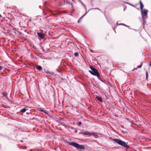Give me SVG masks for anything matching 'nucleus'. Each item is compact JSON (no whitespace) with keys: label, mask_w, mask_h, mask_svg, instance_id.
<instances>
[{"label":"nucleus","mask_w":151,"mask_h":151,"mask_svg":"<svg viewBox=\"0 0 151 151\" xmlns=\"http://www.w3.org/2000/svg\"><path fill=\"white\" fill-rule=\"evenodd\" d=\"M112 140L114 141L116 143L127 148H129V146L127 144L126 142L117 139H113Z\"/></svg>","instance_id":"f257e3e1"},{"label":"nucleus","mask_w":151,"mask_h":151,"mask_svg":"<svg viewBox=\"0 0 151 151\" xmlns=\"http://www.w3.org/2000/svg\"><path fill=\"white\" fill-rule=\"evenodd\" d=\"M90 67L91 69V70H89V72L91 74L94 76H96L99 78V74L98 70L92 66L90 65Z\"/></svg>","instance_id":"f03ea898"},{"label":"nucleus","mask_w":151,"mask_h":151,"mask_svg":"<svg viewBox=\"0 0 151 151\" xmlns=\"http://www.w3.org/2000/svg\"><path fill=\"white\" fill-rule=\"evenodd\" d=\"M68 144L70 145L73 146L78 149H85V147L83 145H80L74 142H69Z\"/></svg>","instance_id":"7ed1b4c3"},{"label":"nucleus","mask_w":151,"mask_h":151,"mask_svg":"<svg viewBox=\"0 0 151 151\" xmlns=\"http://www.w3.org/2000/svg\"><path fill=\"white\" fill-rule=\"evenodd\" d=\"M148 10L146 9H144L141 11V14L143 20H145L147 17Z\"/></svg>","instance_id":"20e7f679"},{"label":"nucleus","mask_w":151,"mask_h":151,"mask_svg":"<svg viewBox=\"0 0 151 151\" xmlns=\"http://www.w3.org/2000/svg\"><path fill=\"white\" fill-rule=\"evenodd\" d=\"M81 134H84L85 135L90 136L92 135V134L90 132H84L81 133Z\"/></svg>","instance_id":"39448f33"},{"label":"nucleus","mask_w":151,"mask_h":151,"mask_svg":"<svg viewBox=\"0 0 151 151\" xmlns=\"http://www.w3.org/2000/svg\"><path fill=\"white\" fill-rule=\"evenodd\" d=\"M37 35L40 37L41 39H43L44 37V34L41 33L39 32L37 33Z\"/></svg>","instance_id":"423d86ee"},{"label":"nucleus","mask_w":151,"mask_h":151,"mask_svg":"<svg viewBox=\"0 0 151 151\" xmlns=\"http://www.w3.org/2000/svg\"><path fill=\"white\" fill-rule=\"evenodd\" d=\"M96 98L100 102H102L103 101L101 97L98 96H96Z\"/></svg>","instance_id":"0eeeda50"},{"label":"nucleus","mask_w":151,"mask_h":151,"mask_svg":"<svg viewBox=\"0 0 151 151\" xmlns=\"http://www.w3.org/2000/svg\"><path fill=\"white\" fill-rule=\"evenodd\" d=\"M139 3L140 5V9L141 11H142L143 9V7L144 6L143 5V4L141 1V0L140 1Z\"/></svg>","instance_id":"6e6552de"},{"label":"nucleus","mask_w":151,"mask_h":151,"mask_svg":"<svg viewBox=\"0 0 151 151\" xmlns=\"http://www.w3.org/2000/svg\"><path fill=\"white\" fill-rule=\"evenodd\" d=\"M38 110L41 112H43L46 114H47V112L46 111H44L41 108H39Z\"/></svg>","instance_id":"1a4fd4ad"},{"label":"nucleus","mask_w":151,"mask_h":151,"mask_svg":"<svg viewBox=\"0 0 151 151\" xmlns=\"http://www.w3.org/2000/svg\"><path fill=\"white\" fill-rule=\"evenodd\" d=\"M38 110L41 112H43L46 114H47V112L46 111H44L41 108H39Z\"/></svg>","instance_id":"9d476101"},{"label":"nucleus","mask_w":151,"mask_h":151,"mask_svg":"<svg viewBox=\"0 0 151 151\" xmlns=\"http://www.w3.org/2000/svg\"><path fill=\"white\" fill-rule=\"evenodd\" d=\"M92 134V135H93V136L95 138H97L98 136V135L96 133H91Z\"/></svg>","instance_id":"9b49d317"},{"label":"nucleus","mask_w":151,"mask_h":151,"mask_svg":"<svg viewBox=\"0 0 151 151\" xmlns=\"http://www.w3.org/2000/svg\"><path fill=\"white\" fill-rule=\"evenodd\" d=\"M37 69L39 70H41L42 69V68L40 66H37Z\"/></svg>","instance_id":"f8f14e48"},{"label":"nucleus","mask_w":151,"mask_h":151,"mask_svg":"<svg viewBox=\"0 0 151 151\" xmlns=\"http://www.w3.org/2000/svg\"><path fill=\"white\" fill-rule=\"evenodd\" d=\"M26 111V109L25 108L23 109H22L20 110V111L22 113H24Z\"/></svg>","instance_id":"ddd939ff"},{"label":"nucleus","mask_w":151,"mask_h":151,"mask_svg":"<svg viewBox=\"0 0 151 151\" xmlns=\"http://www.w3.org/2000/svg\"><path fill=\"white\" fill-rule=\"evenodd\" d=\"M2 94H3V95L5 97H6V96L7 95V94L6 92H3L2 93Z\"/></svg>","instance_id":"4468645a"},{"label":"nucleus","mask_w":151,"mask_h":151,"mask_svg":"<svg viewBox=\"0 0 151 151\" xmlns=\"http://www.w3.org/2000/svg\"><path fill=\"white\" fill-rule=\"evenodd\" d=\"M74 55L76 57H78V52H75L74 53Z\"/></svg>","instance_id":"2eb2a0df"},{"label":"nucleus","mask_w":151,"mask_h":151,"mask_svg":"<svg viewBox=\"0 0 151 151\" xmlns=\"http://www.w3.org/2000/svg\"><path fill=\"white\" fill-rule=\"evenodd\" d=\"M81 2V4H82L83 6H84L85 9L86 10V6L81 2V1H80Z\"/></svg>","instance_id":"dca6fc26"},{"label":"nucleus","mask_w":151,"mask_h":151,"mask_svg":"<svg viewBox=\"0 0 151 151\" xmlns=\"http://www.w3.org/2000/svg\"><path fill=\"white\" fill-rule=\"evenodd\" d=\"M81 2V4H82L83 6H84L85 9L86 10V6L81 2V1H80Z\"/></svg>","instance_id":"f3484780"},{"label":"nucleus","mask_w":151,"mask_h":151,"mask_svg":"<svg viewBox=\"0 0 151 151\" xmlns=\"http://www.w3.org/2000/svg\"><path fill=\"white\" fill-rule=\"evenodd\" d=\"M146 79H147V77H148V72L147 71H146Z\"/></svg>","instance_id":"a211bd4d"},{"label":"nucleus","mask_w":151,"mask_h":151,"mask_svg":"<svg viewBox=\"0 0 151 151\" xmlns=\"http://www.w3.org/2000/svg\"><path fill=\"white\" fill-rule=\"evenodd\" d=\"M142 66V64H141L139 65H138L137 67V68H140Z\"/></svg>","instance_id":"6ab92c4d"},{"label":"nucleus","mask_w":151,"mask_h":151,"mask_svg":"<svg viewBox=\"0 0 151 151\" xmlns=\"http://www.w3.org/2000/svg\"><path fill=\"white\" fill-rule=\"evenodd\" d=\"M86 14H85V15H84L83 16H82V17H81V18H80V19H81V20L82 19V18Z\"/></svg>","instance_id":"aec40b11"},{"label":"nucleus","mask_w":151,"mask_h":151,"mask_svg":"<svg viewBox=\"0 0 151 151\" xmlns=\"http://www.w3.org/2000/svg\"><path fill=\"white\" fill-rule=\"evenodd\" d=\"M3 67L2 66H0V70L2 69Z\"/></svg>","instance_id":"412c9836"},{"label":"nucleus","mask_w":151,"mask_h":151,"mask_svg":"<svg viewBox=\"0 0 151 151\" xmlns=\"http://www.w3.org/2000/svg\"><path fill=\"white\" fill-rule=\"evenodd\" d=\"M81 124V122H79L78 123V125H80Z\"/></svg>","instance_id":"4be33fe9"},{"label":"nucleus","mask_w":151,"mask_h":151,"mask_svg":"<svg viewBox=\"0 0 151 151\" xmlns=\"http://www.w3.org/2000/svg\"><path fill=\"white\" fill-rule=\"evenodd\" d=\"M149 66H151V61L150 62V64H149Z\"/></svg>","instance_id":"5701e85b"},{"label":"nucleus","mask_w":151,"mask_h":151,"mask_svg":"<svg viewBox=\"0 0 151 151\" xmlns=\"http://www.w3.org/2000/svg\"><path fill=\"white\" fill-rule=\"evenodd\" d=\"M71 4L72 5V7H73V4L72 3Z\"/></svg>","instance_id":"b1692460"},{"label":"nucleus","mask_w":151,"mask_h":151,"mask_svg":"<svg viewBox=\"0 0 151 151\" xmlns=\"http://www.w3.org/2000/svg\"><path fill=\"white\" fill-rule=\"evenodd\" d=\"M1 17V15L0 14V17Z\"/></svg>","instance_id":"393cba45"},{"label":"nucleus","mask_w":151,"mask_h":151,"mask_svg":"<svg viewBox=\"0 0 151 151\" xmlns=\"http://www.w3.org/2000/svg\"><path fill=\"white\" fill-rule=\"evenodd\" d=\"M134 69H136V68H134Z\"/></svg>","instance_id":"a878e982"},{"label":"nucleus","mask_w":151,"mask_h":151,"mask_svg":"<svg viewBox=\"0 0 151 151\" xmlns=\"http://www.w3.org/2000/svg\"><path fill=\"white\" fill-rule=\"evenodd\" d=\"M47 73H49V72H47Z\"/></svg>","instance_id":"bb28decb"},{"label":"nucleus","mask_w":151,"mask_h":151,"mask_svg":"<svg viewBox=\"0 0 151 151\" xmlns=\"http://www.w3.org/2000/svg\"><path fill=\"white\" fill-rule=\"evenodd\" d=\"M73 1V0H72Z\"/></svg>","instance_id":"cd10ccee"}]
</instances>
